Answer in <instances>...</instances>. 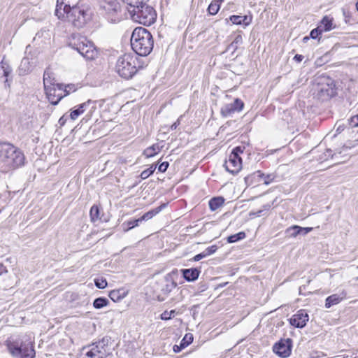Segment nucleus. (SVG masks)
I'll use <instances>...</instances> for the list:
<instances>
[{"label":"nucleus","mask_w":358,"mask_h":358,"mask_svg":"<svg viewBox=\"0 0 358 358\" xmlns=\"http://www.w3.org/2000/svg\"><path fill=\"white\" fill-rule=\"evenodd\" d=\"M158 299L159 301H162L164 300V298H160V296H158Z\"/></svg>","instance_id":"obj_57"},{"label":"nucleus","mask_w":358,"mask_h":358,"mask_svg":"<svg viewBox=\"0 0 358 358\" xmlns=\"http://www.w3.org/2000/svg\"><path fill=\"white\" fill-rule=\"evenodd\" d=\"M247 17L248 18V17H249V15H247ZM251 19H252V17H251V16H250V20H251Z\"/></svg>","instance_id":"obj_59"},{"label":"nucleus","mask_w":358,"mask_h":358,"mask_svg":"<svg viewBox=\"0 0 358 358\" xmlns=\"http://www.w3.org/2000/svg\"><path fill=\"white\" fill-rule=\"evenodd\" d=\"M309 320V316L305 310H299L289 320V324L296 328H303Z\"/></svg>","instance_id":"obj_14"},{"label":"nucleus","mask_w":358,"mask_h":358,"mask_svg":"<svg viewBox=\"0 0 358 358\" xmlns=\"http://www.w3.org/2000/svg\"><path fill=\"white\" fill-rule=\"evenodd\" d=\"M137 57L131 54L120 56L116 62L117 73L124 79L131 78L137 72Z\"/></svg>","instance_id":"obj_7"},{"label":"nucleus","mask_w":358,"mask_h":358,"mask_svg":"<svg viewBox=\"0 0 358 358\" xmlns=\"http://www.w3.org/2000/svg\"><path fill=\"white\" fill-rule=\"evenodd\" d=\"M141 222L140 219H136L134 220H130L128 222H125L122 224V227H124V231H128L129 230L134 228L135 227L138 226L139 223Z\"/></svg>","instance_id":"obj_30"},{"label":"nucleus","mask_w":358,"mask_h":358,"mask_svg":"<svg viewBox=\"0 0 358 358\" xmlns=\"http://www.w3.org/2000/svg\"><path fill=\"white\" fill-rule=\"evenodd\" d=\"M230 21L234 24H241L243 22L244 24H246L244 22L246 20V15L240 16V15H231L229 17Z\"/></svg>","instance_id":"obj_39"},{"label":"nucleus","mask_w":358,"mask_h":358,"mask_svg":"<svg viewBox=\"0 0 358 358\" xmlns=\"http://www.w3.org/2000/svg\"><path fill=\"white\" fill-rule=\"evenodd\" d=\"M313 230L312 227H300V234L306 235Z\"/></svg>","instance_id":"obj_48"},{"label":"nucleus","mask_w":358,"mask_h":358,"mask_svg":"<svg viewBox=\"0 0 358 358\" xmlns=\"http://www.w3.org/2000/svg\"><path fill=\"white\" fill-rule=\"evenodd\" d=\"M160 148L158 144H154L148 148H147L143 151V155H145L147 158L154 157L160 151Z\"/></svg>","instance_id":"obj_28"},{"label":"nucleus","mask_w":358,"mask_h":358,"mask_svg":"<svg viewBox=\"0 0 358 358\" xmlns=\"http://www.w3.org/2000/svg\"><path fill=\"white\" fill-rule=\"evenodd\" d=\"M345 296H340L338 294H332L329 296L325 300V307L329 308L334 305L338 304L343 299Z\"/></svg>","instance_id":"obj_24"},{"label":"nucleus","mask_w":358,"mask_h":358,"mask_svg":"<svg viewBox=\"0 0 358 358\" xmlns=\"http://www.w3.org/2000/svg\"><path fill=\"white\" fill-rule=\"evenodd\" d=\"M176 313V312L175 310H172L171 311L165 310L161 314L160 318L163 320H168L174 317Z\"/></svg>","instance_id":"obj_41"},{"label":"nucleus","mask_w":358,"mask_h":358,"mask_svg":"<svg viewBox=\"0 0 358 358\" xmlns=\"http://www.w3.org/2000/svg\"><path fill=\"white\" fill-rule=\"evenodd\" d=\"M182 349H184V348H182L180 344L179 345H175L173 347V350L176 353L180 352Z\"/></svg>","instance_id":"obj_51"},{"label":"nucleus","mask_w":358,"mask_h":358,"mask_svg":"<svg viewBox=\"0 0 358 358\" xmlns=\"http://www.w3.org/2000/svg\"><path fill=\"white\" fill-rule=\"evenodd\" d=\"M224 202V199L222 197H214L209 201V208L212 211H215L221 207Z\"/></svg>","instance_id":"obj_27"},{"label":"nucleus","mask_w":358,"mask_h":358,"mask_svg":"<svg viewBox=\"0 0 358 358\" xmlns=\"http://www.w3.org/2000/svg\"><path fill=\"white\" fill-rule=\"evenodd\" d=\"M243 43V37L241 35L238 34L236 36L234 41L231 43V46L236 49L238 48V45Z\"/></svg>","instance_id":"obj_44"},{"label":"nucleus","mask_w":358,"mask_h":358,"mask_svg":"<svg viewBox=\"0 0 358 358\" xmlns=\"http://www.w3.org/2000/svg\"><path fill=\"white\" fill-rule=\"evenodd\" d=\"M244 149V146H237L233 149L229 159L225 161L224 164L228 172L236 174L240 171L242 168V159L239 155L243 153Z\"/></svg>","instance_id":"obj_10"},{"label":"nucleus","mask_w":358,"mask_h":358,"mask_svg":"<svg viewBox=\"0 0 358 358\" xmlns=\"http://www.w3.org/2000/svg\"><path fill=\"white\" fill-rule=\"evenodd\" d=\"M103 8L108 13H116L120 9V6L117 2L115 1H110L106 2L103 5Z\"/></svg>","instance_id":"obj_29"},{"label":"nucleus","mask_w":358,"mask_h":358,"mask_svg":"<svg viewBox=\"0 0 358 358\" xmlns=\"http://www.w3.org/2000/svg\"><path fill=\"white\" fill-rule=\"evenodd\" d=\"M6 345L8 352L15 358H34L36 352L30 338L8 339Z\"/></svg>","instance_id":"obj_4"},{"label":"nucleus","mask_w":358,"mask_h":358,"mask_svg":"<svg viewBox=\"0 0 358 358\" xmlns=\"http://www.w3.org/2000/svg\"><path fill=\"white\" fill-rule=\"evenodd\" d=\"M94 283L96 287L99 289H103L108 285L106 280L104 278L96 279Z\"/></svg>","instance_id":"obj_43"},{"label":"nucleus","mask_w":358,"mask_h":358,"mask_svg":"<svg viewBox=\"0 0 358 358\" xmlns=\"http://www.w3.org/2000/svg\"><path fill=\"white\" fill-rule=\"evenodd\" d=\"M0 69L3 70V74L5 77H8L12 71V69L9 64L3 59L0 62Z\"/></svg>","instance_id":"obj_31"},{"label":"nucleus","mask_w":358,"mask_h":358,"mask_svg":"<svg viewBox=\"0 0 358 358\" xmlns=\"http://www.w3.org/2000/svg\"><path fill=\"white\" fill-rule=\"evenodd\" d=\"M320 27L322 28V31H329L334 27L333 26V18L329 16H324L320 22Z\"/></svg>","instance_id":"obj_25"},{"label":"nucleus","mask_w":358,"mask_h":358,"mask_svg":"<svg viewBox=\"0 0 358 358\" xmlns=\"http://www.w3.org/2000/svg\"><path fill=\"white\" fill-rule=\"evenodd\" d=\"M244 107V103L238 99H236L232 103L223 106L221 108V113L223 116H229L231 113L240 111Z\"/></svg>","instance_id":"obj_17"},{"label":"nucleus","mask_w":358,"mask_h":358,"mask_svg":"<svg viewBox=\"0 0 358 358\" xmlns=\"http://www.w3.org/2000/svg\"><path fill=\"white\" fill-rule=\"evenodd\" d=\"M110 338L103 337L101 340L83 348L85 358H106L110 355L109 343Z\"/></svg>","instance_id":"obj_8"},{"label":"nucleus","mask_w":358,"mask_h":358,"mask_svg":"<svg viewBox=\"0 0 358 358\" xmlns=\"http://www.w3.org/2000/svg\"><path fill=\"white\" fill-rule=\"evenodd\" d=\"M256 214H257V213H255L250 212V216H254V215H255Z\"/></svg>","instance_id":"obj_55"},{"label":"nucleus","mask_w":358,"mask_h":358,"mask_svg":"<svg viewBox=\"0 0 358 358\" xmlns=\"http://www.w3.org/2000/svg\"><path fill=\"white\" fill-rule=\"evenodd\" d=\"M217 250V247L216 245H211L208 248H207L204 251H203L206 255V257H208L216 252Z\"/></svg>","instance_id":"obj_45"},{"label":"nucleus","mask_w":358,"mask_h":358,"mask_svg":"<svg viewBox=\"0 0 358 358\" xmlns=\"http://www.w3.org/2000/svg\"><path fill=\"white\" fill-rule=\"evenodd\" d=\"M169 165V164L167 162H162V164H160L159 165L158 171L159 172H165L167 170Z\"/></svg>","instance_id":"obj_47"},{"label":"nucleus","mask_w":358,"mask_h":358,"mask_svg":"<svg viewBox=\"0 0 358 358\" xmlns=\"http://www.w3.org/2000/svg\"><path fill=\"white\" fill-rule=\"evenodd\" d=\"M303 59V56L301 55H296L294 57L297 62H301Z\"/></svg>","instance_id":"obj_52"},{"label":"nucleus","mask_w":358,"mask_h":358,"mask_svg":"<svg viewBox=\"0 0 358 358\" xmlns=\"http://www.w3.org/2000/svg\"><path fill=\"white\" fill-rule=\"evenodd\" d=\"M349 124L351 127H358V115L352 116L349 120Z\"/></svg>","instance_id":"obj_46"},{"label":"nucleus","mask_w":358,"mask_h":358,"mask_svg":"<svg viewBox=\"0 0 358 358\" xmlns=\"http://www.w3.org/2000/svg\"><path fill=\"white\" fill-rule=\"evenodd\" d=\"M90 106H92V109H95L96 102L89 99L87 101L72 108L70 113L71 119L73 120H76L78 116L83 114Z\"/></svg>","instance_id":"obj_15"},{"label":"nucleus","mask_w":358,"mask_h":358,"mask_svg":"<svg viewBox=\"0 0 358 358\" xmlns=\"http://www.w3.org/2000/svg\"><path fill=\"white\" fill-rule=\"evenodd\" d=\"M69 44L87 59H94L98 55V52L93 43L87 40L85 36L73 34Z\"/></svg>","instance_id":"obj_6"},{"label":"nucleus","mask_w":358,"mask_h":358,"mask_svg":"<svg viewBox=\"0 0 358 358\" xmlns=\"http://www.w3.org/2000/svg\"><path fill=\"white\" fill-rule=\"evenodd\" d=\"M310 38V36H305L303 38V41L304 43H306Z\"/></svg>","instance_id":"obj_54"},{"label":"nucleus","mask_w":358,"mask_h":358,"mask_svg":"<svg viewBox=\"0 0 358 358\" xmlns=\"http://www.w3.org/2000/svg\"><path fill=\"white\" fill-rule=\"evenodd\" d=\"M108 303V301L107 299L103 298V297H99V298H96L94 301L93 306L95 308L100 309V308L107 306Z\"/></svg>","instance_id":"obj_32"},{"label":"nucleus","mask_w":358,"mask_h":358,"mask_svg":"<svg viewBox=\"0 0 358 358\" xmlns=\"http://www.w3.org/2000/svg\"><path fill=\"white\" fill-rule=\"evenodd\" d=\"M322 32L323 31L322 30V28L318 26L317 27H316L315 29H313L310 31V37L312 38L313 39L317 38L319 37V36L322 34Z\"/></svg>","instance_id":"obj_42"},{"label":"nucleus","mask_w":358,"mask_h":358,"mask_svg":"<svg viewBox=\"0 0 358 358\" xmlns=\"http://www.w3.org/2000/svg\"><path fill=\"white\" fill-rule=\"evenodd\" d=\"M245 232L241 231L238 234L229 236L227 238V242L230 243H235V242H237L238 241L245 238Z\"/></svg>","instance_id":"obj_33"},{"label":"nucleus","mask_w":358,"mask_h":358,"mask_svg":"<svg viewBox=\"0 0 358 358\" xmlns=\"http://www.w3.org/2000/svg\"><path fill=\"white\" fill-rule=\"evenodd\" d=\"M183 278L189 281H194L196 280L199 275L200 271L197 268H188V269H182V271Z\"/></svg>","instance_id":"obj_20"},{"label":"nucleus","mask_w":358,"mask_h":358,"mask_svg":"<svg viewBox=\"0 0 358 358\" xmlns=\"http://www.w3.org/2000/svg\"><path fill=\"white\" fill-rule=\"evenodd\" d=\"M148 0H122L129 8L133 20L149 26L155 22L157 14L154 8L146 4Z\"/></svg>","instance_id":"obj_2"},{"label":"nucleus","mask_w":358,"mask_h":358,"mask_svg":"<svg viewBox=\"0 0 358 358\" xmlns=\"http://www.w3.org/2000/svg\"><path fill=\"white\" fill-rule=\"evenodd\" d=\"M25 155L21 149L10 143H0V162L3 171L22 167L25 164Z\"/></svg>","instance_id":"obj_1"},{"label":"nucleus","mask_w":358,"mask_h":358,"mask_svg":"<svg viewBox=\"0 0 358 358\" xmlns=\"http://www.w3.org/2000/svg\"><path fill=\"white\" fill-rule=\"evenodd\" d=\"M292 343V341L290 338L280 340L273 345V350L280 357L287 358L291 354Z\"/></svg>","instance_id":"obj_13"},{"label":"nucleus","mask_w":358,"mask_h":358,"mask_svg":"<svg viewBox=\"0 0 358 358\" xmlns=\"http://www.w3.org/2000/svg\"><path fill=\"white\" fill-rule=\"evenodd\" d=\"M43 85L44 89H47L51 86H57L59 90L62 88V84L55 83L53 73L50 71V69H46L43 73Z\"/></svg>","instance_id":"obj_19"},{"label":"nucleus","mask_w":358,"mask_h":358,"mask_svg":"<svg viewBox=\"0 0 358 358\" xmlns=\"http://www.w3.org/2000/svg\"><path fill=\"white\" fill-rule=\"evenodd\" d=\"M63 87L59 90L57 86H51L47 89H45V94L50 101L52 105H57L60 100L64 98L62 95Z\"/></svg>","instance_id":"obj_16"},{"label":"nucleus","mask_w":358,"mask_h":358,"mask_svg":"<svg viewBox=\"0 0 358 358\" xmlns=\"http://www.w3.org/2000/svg\"><path fill=\"white\" fill-rule=\"evenodd\" d=\"M155 169H156V166L154 165H151L148 169L142 171V173H141V178L143 180L148 178L150 176H151L154 173Z\"/></svg>","instance_id":"obj_40"},{"label":"nucleus","mask_w":358,"mask_h":358,"mask_svg":"<svg viewBox=\"0 0 358 358\" xmlns=\"http://www.w3.org/2000/svg\"><path fill=\"white\" fill-rule=\"evenodd\" d=\"M68 22L71 23L76 28H81L86 22V13L83 9L79 7H74L67 10L65 17Z\"/></svg>","instance_id":"obj_11"},{"label":"nucleus","mask_w":358,"mask_h":358,"mask_svg":"<svg viewBox=\"0 0 358 358\" xmlns=\"http://www.w3.org/2000/svg\"><path fill=\"white\" fill-rule=\"evenodd\" d=\"M314 90L315 97L322 101L329 100L336 94L334 80L329 77L320 78Z\"/></svg>","instance_id":"obj_9"},{"label":"nucleus","mask_w":358,"mask_h":358,"mask_svg":"<svg viewBox=\"0 0 358 358\" xmlns=\"http://www.w3.org/2000/svg\"><path fill=\"white\" fill-rule=\"evenodd\" d=\"M262 212V210H258V212L257 213L260 214Z\"/></svg>","instance_id":"obj_58"},{"label":"nucleus","mask_w":358,"mask_h":358,"mask_svg":"<svg viewBox=\"0 0 358 358\" xmlns=\"http://www.w3.org/2000/svg\"><path fill=\"white\" fill-rule=\"evenodd\" d=\"M330 157H333L332 150L330 149H327L324 153V157H321L320 159L327 160Z\"/></svg>","instance_id":"obj_49"},{"label":"nucleus","mask_w":358,"mask_h":358,"mask_svg":"<svg viewBox=\"0 0 358 358\" xmlns=\"http://www.w3.org/2000/svg\"><path fill=\"white\" fill-rule=\"evenodd\" d=\"M220 3L219 1H212L208 8V11L209 14L213 15L217 13L218 10H220Z\"/></svg>","instance_id":"obj_34"},{"label":"nucleus","mask_w":358,"mask_h":358,"mask_svg":"<svg viewBox=\"0 0 358 358\" xmlns=\"http://www.w3.org/2000/svg\"><path fill=\"white\" fill-rule=\"evenodd\" d=\"M80 0H57L55 15L59 19H64L65 13L72 8L78 7Z\"/></svg>","instance_id":"obj_12"},{"label":"nucleus","mask_w":358,"mask_h":358,"mask_svg":"<svg viewBox=\"0 0 358 358\" xmlns=\"http://www.w3.org/2000/svg\"><path fill=\"white\" fill-rule=\"evenodd\" d=\"M286 233L289 236L296 237L297 235L300 234V227L298 225L290 227L287 229Z\"/></svg>","instance_id":"obj_36"},{"label":"nucleus","mask_w":358,"mask_h":358,"mask_svg":"<svg viewBox=\"0 0 358 358\" xmlns=\"http://www.w3.org/2000/svg\"><path fill=\"white\" fill-rule=\"evenodd\" d=\"M275 177V176L274 174L265 175L261 171H258L252 174L250 177H248V180L250 179L251 182H252L253 180H255L257 182V185L262 183L264 185H268L274 180Z\"/></svg>","instance_id":"obj_18"},{"label":"nucleus","mask_w":358,"mask_h":358,"mask_svg":"<svg viewBox=\"0 0 358 358\" xmlns=\"http://www.w3.org/2000/svg\"><path fill=\"white\" fill-rule=\"evenodd\" d=\"M99 213H100V211H99V207L95 205L92 206L90 209V215L92 221L94 222V221L99 220Z\"/></svg>","instance_id":"obj_38"},{"label":"nucleus","mask_w":358,"mask_h":358,"mask_svg":"<svg viewBox=\"0 0 358 358\" xmlns=\"http://www.w3.org/2000/svg\"><path fill=\"white\" fill-rule=\"evenodd\" d=\"M69 44L87 59H94L98 55V52L93 43L87 40L85 36L73 34Z\"/></svg>","instance_id":"obj_5"},{"label":"nucleus","mask_w":358,"mask_h":358,"mask_svg":"<svg viewBox=\"0 0 358 358\" xmlns=\"http://www.w3.org/2000/svg\"><path fill=\"white\" fill-rule=\"evenodd\" d=\"M31 71V65L28 58H23L19 66L20 75H26Z\"/></svg>","instance_id":"obj_26"},{"label":"nucleus","mask_w":358,"mask_h":358,"mask_svg":"<svg viewBox=\"0 0 358 358\" xmlns=\"http://www.w3.org/2000/svg\"><path fill=\"white\" fill-rule=\"evenodd\" d=\"M193 335L190 333L186 334L183 338L180 341V345L182 348H185L187 347L189 344H191L193 341Z\"/></svg>","instance_id":"obj_35"},{"label":"nucleus","mask_w":358,"mask_h":358,"mask_svg":"<svg viewBox=\"0 0 358 358\" xmlns=\"http://www.w3.org/2000/svg\"><path fill=\"white\" fill-rule=\"evenodd\" d=\"M76 90L77 87L74 84L63 85L62 95L64 97L69 95L71 92H76Z\"/></svg>","instance_id":"obj_37"},{"label":"nucleus","mask_w":358,"mask_h":358,"mask_svg":"<svg viewBox=\"0 0 358 358\" xmlns=\"http://www.w3.org/2000/svg\"><path fill=\"white\" fill-rule=\"evenodd\" d=\"M166 203H163L155 209H152L143 214L139 219L142 221H148L158 214L166 206Z\"/></svg>","instance_id":"obj_23"},{"label":"nucleus","mask_w":358,"mask_h":358,"mask_svg":"<svg viewBox=\"0 0 358 358\" xmlns=\"http://www.w3.org/2000/svg\"><path fill=\"white\" fill-rule=\"evenodd\" d=\"M206 257L204 252H202L196 255H195L194 257H193V260L195 261V262H198L199 260H201V259L203 258H205Z\"/></svg>","instance_id":"obj_50"},{"label":"nucleus","mask_w":358,"mask_h":358,"mask_svg":"<svg viewBox=\"0 0 358 358\" xmlns=\"http://www.w3.org/2000/svg\"><path fill=\"white\" fill-rule=\"evenodd\" d=\"M128 294V291L124 288L114 289L110 292L109 297L115 302L120 301Z\"/></svg>","instance_id":"obj_21"},{"label":"nucleus","mask_w":358,"mask_h":358,"mask_svg":"<svg viewBox=\"0 0 358 358\" xmlns=\"http://www.w3.org/2000/svg\"><path fill=\"white\" fill-rule=\"evenodd\" d=\"M177 284L171 278H165L164 284L162 286L161 291L164 295H168Z\"/></svg>","instance_id":"obj_22"},{"label":"nucleus","mask_w":358,"mask_h":358,"mask_svg":"<svg viewBox=\"0 0 358 358\" xmlns=\"http://www.w3.org/2000/svg\"><path fill=\"white\" fill-rule=\"evenodd\" d=\"M343 129L341 128V127H338V129H337V131H342Z\"/></svg>","instance_id":"obj_56"},{"label":"nucleus","mask_w":358,"mask_h":358,"mask_svg":"<svg viewBox=\"0 0 358 358\" xmlns=\"http://www.w3.org/2000/svg\"><path fill=\"white\" fill-rule=\"evenodd\" d=\"M357 141H358V140H357Z\"/></svg>","instance_id":"obj_60"},{"label":"nucleus","mask_w":358,"mask_h":358,"mask_svg":"<svg viewBox=\"0 0 358 358\" xmlns=\"http://www.w3.org/2000/svg\"><path fill=\"white\" fill-rule=\"evenodd\" d=\"M179 124H180V122H179V120H178V121H176V122H174V123L171 126V129L172 130H174V129H176L178 127V126Z\"/></svg>","instance_id":"obj_53"},{"label":"nucleus","mask_w":358,"mask_h":358,"mask_svg":"<svg viewBox=\"0 0 358 358\" xmlns=\"http://www.w3.org/2000/svg\"><path fill=\"white\" fill-rule=\"evenodd\" d=\"M131 45L137 55L147 56L153 49L154 41L152 36L146 29L136 27L131 34Z\"/></svg>","instance_id":"obj_3"}]
</instances>
